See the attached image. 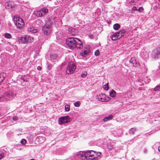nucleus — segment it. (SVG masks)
Returning <instances> with one entry per match:
<instances>
[{
    "instance_id": "f257e3e1",
    "label": "nucleus",
    "mask_w": 160,
    "mask_h": 160,
    "mask_svg": "<svg viewBox=\"0 0 160 160\" xmlns=\"http://www.w3.org/2000/svg\"><path fill=\"white\" fill-rule=\"evenodd\" d=\"M66 43L71 49H73L75 48L81 49L83 48L82 42L76 38H68L66 40Z\"/></svg>"
},
{
    "instance_id": "f03ea898",
    "label": "nucleus",
    "mask_w": 160,
    "mask_h": 160,
    "mask_svg": "<svg viewBox=\"0 0 160 160\" xmlns=\"http://www.w3.org/2000/svg\"><path fill=\"white\" fill-rule=\"evenodd\" d=\"M100 152H96L93 150L86 151L87 160H98L100 157Z\"/></svg>"
},
{
    "instance_id": "7ed1b4c3",
    "label": "nucleus",
    "mask_w": 160,
    "mask_h": 160,
    "mask_svg": "<svg viewBox=\"0 0 160 160\" xmlns=\"http://www.w3.org/2000/svg\"><path fill=\"white\" fill-rule=\"evenodd\" d=\"M14 96V94L12 92L8 91L5 92L2 97H0L1 101L4 102L12 99Z\"/></svg>"
},
{
    "instance_id": "20e7f679",
    "label": "nucleus",
    "mask_w": 160,
    "mask_h": 160,
    "mask_svg": "<svg viewBox=\"0 0 160 160\" xmlns=\"http://www.w3.org/2000/svg\"><path fill=\"white\" fill-rule=\"evenodd\" d=\"M14 23L18 29H20L24 25L23 20L19 17H14Z\"/></svg>"
},
{
    "instance_id": "39448f33",
    "label": "nucleus",
    "mask_w": 160,
    "mask_h": 160,
    "mask_svg": "<svg viewBox=\"0 0 160 160\" xmlns=\"http://www.w3.org/2000/svg\"><path fill=\"white\" fill-rule=\"evenodd\" d=\"M48 11L47 8H44L40 10H35L33 14L37 17H41L46 14Z\"/></svg>"
},
{
    "instance_id": "423d86ee",
    "label": "nucleus",
    "mask_w": 160,
    "mask_h": 160,
    "mask_svg": "<svg viewBox=\"0 0 160 160\" xmlns=\"http://www.w3.org/2000/svg\"><path fill=\"white\" fill-rule=\"evenodd\" d=\"M76 66L75 64L70 63L66 68V72L68 74H72L75 71Z\"/></svg>"
},
{
    "instance_id": "0eeeda50",
    "label": "nucleus",
    "mask_w": 160,
    "mask_h": 160,
    "mask_svg": "<svg viewBox=\"0 0 160 160\" xmlns=\"http://www.w3.org/2000/svg\"><path fill=\"white\" fill-rule=\"evenodd\" d=\"M42 31L46 35L49 34L52 31L51 27L50 25H45L42 27Z\"/></svg>"
},
{
    "instance_id": "6e6552de",
    "label": "nucleus",
    "mask_w": 160,
    "mask_h": 160,
    "mask_svg": "<svg viewBox=\"0 0 160 160\" xmlns=\"http://www.w3.org/2000/svg\"><path fill=\"white\" fill-rule=\"evenodd\" d=\"M152 57L154 59H158L160 57V48H158L153 51L152 54Z\"/></svg>"
},
{
    "instance_id": "1a4fd4ad",
    "label": "nucleus",
    "mask_w": 160,
    "mask_h": 160,
    "mask_svg": "<svg viewBox=\"0 0 160 160\" xmlns=\"http://www.w3.org/2000/svg\"><path fill=\"white\" fill-rule=\"evenodd\" d=\"M70 119L68 116L61 117L59 120V123L61 125L64 123H68L70 121Z\"/></svg>"
},
{
    "instance_id": "9d476101",
    "label": "nucleus",
    "mask_w": 160,
    "mask_h": 160,
    "mask_svg": "<svg viewBox=\"0 0 160 160\" xmlns=\"http://www.w3.org/2000/svg\"><path fill=\"white\" fill-rule=\"evenodd\" d=\"M33 40V38L29 36H26L24 38L22 37L21 40L24 43H27L32 42Z\"/></svg>"
},
{
    "instance_id": "9b49d317",
    "label": "nucleus",
    "mask_w": 160,
    "mask_h": 160,
    "mask_svg": "<svg viewBox=\"0 0 160 160\" xmlns=\"http://www.w3.org/2000/svg\"><path fill=\"white\" fill-rule=\"evenodd\" d=\"M79 158L82 159H87L86 151L81 152H79L77 155Z\"/></svg>"
},
{
    "instance_id": "f8f14e48",
    "label": "nucleus",
    "mask_w": 160,
    "mask_h": 160,
    "mask_svg": "<svg viewBox=\"0 0 160 160\" xmlns=\"http://www.w3.org/2000/svg\"><path fill=\"white\" fill-rule=\"evenodd\" d=\"M105 94H100L98 96V98L99 101L101 102H105L107 100L106 98L105 97Z\"/></svg>"
},
{
    "instance_id": "ddd939ff",
    "label": "nucleus",
    "mask_w": 160,
    "mask_h": 160,
    "mask_svg": "<svg viewBox=\"0 0 160 160\" xmlns=\"http://www.w3.org/2000/svg\"><path fill=\"white\" fill-rule=\"evenodd\" d=\"M89 51V49L88 48H85L83 50V52L81 53L80 55L84 57L87 55Z\"/></svg>"
},
{
    "instance_id": "4468645a",
    "label": "nucleus",
    "mask_w": 160,
    "mask_h": 160,
    "mask_svg": "<svg viewBox=\"0 0 160 160\" xmlns=\"http://www.w3.org/2000/svg\"><path fill=\"white\" fill-rule=\"evenodd\" d=\"M130 63L133 66L136 67L138 66V63L134 58H132L129 61Z\"/></svg>"
},
{
    "instance_id": "2eb2a0df",
    "label": "nucleus",
    "mask_w": 160,
    "mask_h": 160,
    "mask_svg": "<svg viewBox=\"0 0 160 160\" xmlns=\"http://www.w3.org/2000/svg\"><path fill=\"white\" fill-rule=\"evenodd\" d=\"M28 31L32 33H36L37 32V30L34 27H30L28 28Z\"/></svg>"
},
{
    "instance_id": "dca6fc26",
    "label": "nucleus",
    "mask_w": 160,
    "mask_h": 160,
    "mask_svg": "<svg viewBox=\"0 0 160 160\" xmlns=\"http://www.w3.org/2000/svg\"><path fill=\"white\" fill-rule=\"evenodd\" d=\"M6 75L4 73H1L0 74V84L4 79Z\"/></svg>"
},
{
    "instance_id": "f3484780",
    "label": "nucleus",
    "mask_w": 160,
    "mask_h": 160,
    "mask_svg": "<svg viewBox=\"0 0 160 160\" xmlns=\"http://www.w3.org/2000/svg\"><path fill=\"white\" fill-rule=\"evenodd\" d=\"M113 116L112 115H110L109 116L104 118L103 119V121L104 122H106L108 120H110L112 119Z\"/></svg>"
},
{
    "instance_id": "a211bd4d",
    "label": "nucleus",
    "mask_w": 160,
    "mask_h": 160,
    "mask_svg": "<svg viewBox=\"0 0 160 160\" xmlns=\"http://www.w3.org/2000/svg\"><path fill=\"white\" fill-rule=\"evenodd\" d=\"M120 27V25L118 23H115L113 26V29L115 30H118Z\"/></svg>"
},
{
    "instance_id": "6ab92c4d",
    "label": "nucleus",
    "mask_w": 160,
    "mask_h": 160,
    "mask_svg": "<svg viewBox=\"0 0 160 160\" xmlns=\"http://www.w3.org/2000/svg\"><path fill=\"white\" fill-rule=\"evenodd\" d=\"M4 37L5 38L8 39H10L12 38V36L11 34L7 32L5 33Z\"/></svg>"
},
{
    "instance_id": "aec40b11",
    "label": "nucleus",
    "mask_w": 160,
    "mask_h": 160,
    "mask_svg": "<svg viewBox=\"0 0 160 160\" xmlns=\"http://www.w3.org/2000/svg\"><path fill=\"white\" fill-rule=\"evenodd\" d=\"M116 92L115 91L112 90L110 93V96L112 97H114L116 95Z\"/></svg>"
},
{
    "instance_id": "412c9836",
    "label": "nucleus",
    "mask_w": 160,
    "mask_h": 160,
    "mask_svg": "<svg viewBox=\"0 0 160 160\" xmlns=\"http://www.w3.org/2000/svg\"><path fill=\"white\" fill-rule=\"evenodd\" d=\"M111 38L112 40H116L119 39L115 33L111 37Z\"/></svg>"
},
{
    "instance_id": "4be33fe9",
    "label": "nucleus",
    "mask_w": 160,
    "mask_h": 160,
    "mask_svg": "<svg viewBox=\"0 0 160 160\" xmlns=\"http://www.w3.org/2000/svg\"><path fill=\"white\" fill-rule=\"evenodd\" d=\"M136 129L135 128H131L129 131V133L130 134H134V132L135 131Z\"/></svg>"
},
{
    "instance_id": "5701e85b",
    "label": "nucleus",
    "mask_w": 160,
    "mask_h": 160,
    "mask_svg": "<svg viewBox=\"0 0 160 160\" xmlns=\"http://www.w3.org/2000/svg\"><path fill=\"white\" fill-rule=\"evenodd\" d=\"M121 32V31H119L118 32L115 33L117 35V37H118L119 39L122 37V35H121V34L120 33Z\"/></svg>"
},
{
    "instance_id": "b1692460",
    "label": "nucleus",
    "mask_w": 160,
    "mask_h": 160,
    "mask_svg": "<svg viewBox=\"0 0 160 160\" xmlns=\"http://www.w3.org/2000/svg\"><path fill=\"white\" fill-rule=\"evenodd\" d=\"M87 74V72H82L81 75V77L83 78H85Z\"/></svg>"
},
{
    "instance_id": "393cba45",
    "label": "nucleus",
    "mask_w": 160,
    "mask_h": 160,
    "mask_svg": "<svg viewBox=\"0 0 160 160\" xmlns=\"http://www.w3.org/2000/svg\"><path fill=\"white\" fill-rule=\"evenodd\" d=\"M81 103L79 101H77L74 103V105L76 107H78L80 106Z\"/></svg>"
},
{
    "instance_id": "a878e982",
    "label": "nucleus",
    "mask_w": 160,
    "mask_h": 160,
    "mask_svg": "<svg viewBox=\"0 0 160 160\" xmlns=\"http://www.w3.org/2000/svg\"><path fill=\"white\" fill-rule=\"evenodd\" d=\"M70 105L68 104H67L65 106V110L66 111H68L70 110Z\"/></svg>"
},
{
    "instance_id": "bb28decb",
    "label": "nucleus",
    "mask_w": 160,
    "mask_h": 160,
    "mask_svg": "<svg viewBox=\"0 0 160 160\" xmlns=\"http://www.w3.org/2000/svg\"><path fill=\"white\" fill-rule=\"evenodd\" d=\"M65 63H62L61 65H60L58 68V70H61L62 69L63 66H65Z\"/></svg>"
},
{
    "instance_id": "cd10ccee",
    "label": "nucleus",
    "mask_w": 160,
    "mask_h": 160,
    "mask_svg": "<svg viewBox=\"0 0 160 160\" xmlns=\"http://www.w3.org/2000/svg\"><path fill=\"white\" fill-rule=\"evenodd\" d=\"M154 91H160V85H158L156 86L154 89Z\"/></svg>"
},
{
    "instance_id": "c85d7f7f",
    "label": "nucleus",
    "mask_w": 160,
    "mask_h": 160,
    "mask_svg": "<svg viewBox=\"0 0 160 160\" xmlns=\"http://www.w3.org/2000/svg\"><path fill=\"white\" fill-rule=\"evenodd\" d=\"M121 31L120 33L121 35H122V37L124 36V34L126 33V31L125 29H123L122 30H119Z\"/></svg>"
},
{
    "instance_id": "c756f323",
    "label": "nucleus",
    "mask_w": 160,
    "mask_h": 160,
    "mask_svg": "<svg viewBox=\"0 0 160 160\" xmlns=\"http://www.w3.org/2000/svg\"><path fill=\"white\" fill-rule=\"evenodd\" d=\"M141 55L143 58H148V54H146L145 55H144V54H143V52H141Z\"/></svg>"
},
{
    "instance_id": "7c9ffc66",
    "label": "nucleus",
    "mask_w": 160,
    "mask_h": 160,
    "mask_svg": "<svg viewBox=\"0 0 160 160\" xmlns=\"http://www.w3.org/2000/svg\"><path fill=\"white\" fill-rule=\"evenodd\" d=\"M103 88L106 90H107L108 89V83H107L104 85Z\"/></svg>"
},
{
    "instance_id": "2f4dec72",
    "label": "nucleus",
    "mask_w": 160,
    "mask_h": 160,
    "mask_svg": "<svg viewBox=\"0 0 160 160\" xmlns=\"http://www.w3.org/2000/svg\"><path fill=\"white\" fill-rule=\"evenodd\" d=\"M143 10V8L142 7H140L137 10V11L140 12H142Z\"/></svg>"
},
{
    "instance_id": "473e14b6",
    "label": "nucleus",
    "mask_w": 160,
    "mask_h": 160,
    "mask_svg": "<svg viewBox=\"0 0 160 160\" xmlns=\"http://www.w3.org/2000/svg\"><path fill=\"white\" fill-rule=\"evenodd\" d=\"M100 54L99 51L98 50L95 51L94 52V54L96 56H98Z\"/></svg>"
},
{
    "instance_id": "72a5a7b5",
    "label": "nucleus",
    "mask_w": 160,
    "mask_h": 160,
    "mask_svg": "<svg viewBox=\"0 0 160 160\" xmlns=\"http://www.w3.org/2000/svg\"><path fill=\"white\" fill-rule=\"evenodd\" d=\"M26 140L24 139H22L21 141V143L23 144H24L26 143Z\"/></svg>"
},
{
    "instance_id": "f704fd0d",
    "label": "nucleus",
    "mask_w": 160,
    "mask_h": 160,
    "mask_svg": "<svg viewBox=\"0 0 160 160\" xmlns=\"http://www.w3.org/2000/svg\"><path fill=\"white\" fill-rule=\"evenodd\" d=\"M18 119V118L17 117L14 116L12 118V119L14 121H17Z\"/></svg>"
},
{
    "instance_id": "c9c22d12",
    "label": "nucleus",
    "mask_w": 160,
    "mask_h": 160,
    "mask_svg": "<svg viewBox=\"0 0 160 160\" xmlns=\"http://www.w3.org/2000/svg\"><path fill=\"white\" fill-rule=\"evenodd\" d=\"M52 65L51 64H49L48 66V68L49 70H50L52 68Z\"/></svg>"
},
{
    "instance_id": "e433bc0d",
    "label": "nucleus",
    "mask_w": 160,
    "mask_h": 160,
    "mask_svg": "<svg viewBox=\"0 0 160 160\" xmlns=\"http://www.w3.org/2000/svg\"><path fill=\"white\" fill-rule=\"evenodd\" d=\"M132 10H133V11H135V10H137V8H136V7H135V6H134L133 7V8H132Z\"/></svg>"
},
{
    "instance_id": "4c0bfd02",
    "label": "nucleus",
    "mask_w": 160,
    "mask_h": 160,
    "mask_svg": "<svg viewBox=\"0 0 160 160\" xmlns=\"http://www.w3.org/2000/svg\"><path fill=\"white\" fill-rule=\"evenodd\" d=\"M4 154L3 153L0 154V159L2 158V157H4Z\"/></svg>"
},
{
    "instance_id": "58836bf2",
    "label": "nucleus",
    "mask_w": 160,
    "mask_h": 160,
    "mask_svg": "<svg viewBox=\"0 0 160 160\" xmlns=\"http://www.w3.org/2000/svg\"><path fill=\"white\" fill-rule=\"evenodd\" d=\"M42 69L41 67L40 66H38L37 67V69L38 70L40 71Z\"/></svg>"
},
{
    "instance_id": "ea45409f",
    "label": "nucleus",
    "mask_w": 160,
    "mask_h": 160,
    "mask_svg": "<svg viewBox=\"0 0 160 160\" xmlns=\"http://www.w3.org/2000/svg\"><path fill=\"white\" fill-rule=\"evenodd\" d=\"M21 79L23 81V82H25V80L24 79V78H23V77L22 76L21 77Z\"/></svg>"
},
{
    "instance_id": "a19ab883",
    "label": "nucleus",
    "mask_w": 160,
    "mask_h": 160,
    "mask_svg": "<svg viewBox=\"0 0 160 160\" xmlns=\"http://www.w3.org/2000/svg\"><path fill=\"white\" fill-rule=\"evenodd\" d=\"M158 151L160 152V146L158 147Z\"/></svg>"
},
{
    "instance_id": "79ce46f5",
    "label": "nucleus",
    "mask_w": 160,
    "mask_h": 160,
    "mask_svg": "<svg viewBox=\"0 0 160 160\" xmlns=\"http://www.w3.org/2000/svg\"><path fill=\"white\" fill-rule=\"evenodd\" d=\"M30 160H35L34 159H31Z\"/></svg>"
}]
</instances>
